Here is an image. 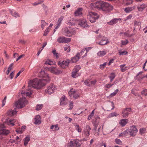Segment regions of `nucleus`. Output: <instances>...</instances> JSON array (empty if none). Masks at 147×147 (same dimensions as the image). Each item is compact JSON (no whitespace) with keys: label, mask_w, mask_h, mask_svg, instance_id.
I'll use <instances>...</instances> for the list:
<instances>
[{"label":"nucleus","mask_w":147,"mask_h":147,"mask_svg":"<svg viewBox=\"0 0 147 147\" xmlns=\"http://www.w3.org/2000/svg\"><path fill=\"white\" fill-rule=\"evenodd\" d=\"M40 76L42 78V79L38 80L35 78L30 80L28 83V90H30L31 87L36 89H40L45 85V82H48L50 80L49 75L44 71H41Z\"/></svg>","instance_id":"nucleus-1"},{"label":"nucleus","mask_w":147,"mask_h":147,"mask_svg":"<svg viewBox=\"0 0 147 147\" xmlns=\"http://www.w3.org/2000/svg\"><path fill=\"white\" fill-rule=\"evenodd\" d=\"M98 6V10L108 12L113 9V6L108 3L103 2L101 1H99V3L97 5Z\"/></svg>","instance_id":"nucleus-2"},{"label":"nucleus","mask_w":147,"mask_h":147,"mask_svg":"<svg viewBox=\"0 0 147 147\" xmlns=\"http://www.w3.org/2000/svg\"><path fill=\"white\" fill-rule=\"evenodd\" d=\"M27 101L26 100L25 98H20L18 101L16 102L15 103L16 108L21 109L24 107L27 103Z\"/></svg>","instance_id":"nucleus-3"},{"label":"nucleus","mask_w":147,"mask_h":147,"mask_svg":"<svg viewBox=\"0 0 147 147\" xmlns=\"http://www.w3.org/2000/svg\"><path fill=\"white\" fill-rule=\"evenodd\" d=\"M99 16L97 14L94 12H90L88 13L87 16V18L91 23H94L99 18Z\"/></svg>","instance_id":"nucleus-4"},{"label":"nucleus","mask_w":147,"mask_h":147,"mask_svg":"<svg viewBox=\"0 0 147 147\" xmlns=\"http://www.w3.org/2000/svg\"><path fill=\"white\" fill-rule=\"evenodd\" d=\"M81 144V141L74 139L67 144V147H80Z\"/></svg>","instance_id":"nucleus-5"},{"label":"nucleus","mask_w":147,"mask_h":147,"mask_svg":"<svg viewBox=\"0 0 147 147\" xmlns=\"http://www.w3.org/2000/svg\"><path fill=\"white\" fill-rule=\"evenodd\" d=\"M56 89L55 85L53 84H51L47 87L45 90V92L46 93L50 94L54 92Z\"/></svg>","instance_id":"nucleus-6"},{"label":"nucleus","mask_w":147,"mask_h":147,"mask_svg":"<svg viewBox=\"0 0 147 147\" xmlns=\"http://www.w3.org/2000/svg\"><path fill=\"white\" fill-rule=\"evenodd\" d=\"M68 94L71 98L76 99L79 96V95L77 92L72 88L68 92Z\"/></svg>","instance_id":"nucleus-7"},{"label":"nucleus","mask_w":147,"mask_h":147,"mask_svg":"<svg viewBox=\"0 0 147 147\" xmlns=\"http://www.w3.org/2000/svg\"><path fill=\"white\" fill-rule=\"evenodd\" d=\"M128 129L129 134L131 136H135L138 131L135 125L131 126L130 129Z\"/></svg>","instance_id":"nucleus-8"},{"label":"nucleus","mask_w":147,"mask_h":147,"mask_svg":"<svg viewBox=\"0 0 147 147\" xmlns=\"http://www.w3.org/2000/svg\"><path fill=\"white\" fill-rule=\"evenodd\" d=\"M78 26L83 28H87L89 26L87 22L85 19L79 20Z\"/></svg>","instance_id":"nucleus-9"},{"label":"nucleus","mask_w":147,"mask_h":147,"mask_svg":"<svg viewBox=\"0 0 147 147\" xmlns=\"http://www.w3.org/2000/svg\"><path fill=\"white\" fill-rule=\"evenodd\" d=\"M80 68L79 65H77L75 67L72 73L71 76L73 78H76L80 76V75L78 72Z\"/></svg>","instance_id":"nucleus-10"},{"label":"nucleus","mask_w":147,"mask_h":147,"mask_svg":"<svg viewBox=\"0 0 147 147\" xmlns=\"http://www.w3.org/2000/svg\"><path fill=\"white\" fill-rule=\"evenodd\" d=\"M71 40L70 38L64 37H60L57 39V41L59 43H67L70 42Z\"/></svg>","instance_id":"nucleus-11"},{"label":"nucleus","mask_w":147,"mask_h":147,"mask_svg":"<svg viewBox=\"0 0 147 147\" xmlns=\"http://www.w3.org/2000/svg\"><path fill=\"white\" fill-rule=\"evenodd\" d=\"M70 62V60L68 59L63 61L62 62H59L58 64L63 68H65L67 67Z\"/></svg>","instance_id":"nucleus-12"},{"label":"nucleus","mask_w":147,"mask_h":147,"mask_svg":"<svg viewBox=\"0 0 147 147\" xmlns=\"http://www.w3.org/2000/svg\"><path fill=\"white\" fill-rule=\"evenodd\" d=\"M131 111V109L130 108L124 109L122 112V116L123 117L127 118Z\"/></svg>","instance_id":"nucleus-13"},{"label":"nucleus","mask_w":147,"mask_h":147,"mask_svg":"<svg viewBox=\"0 0 147 147\" xmlns=\"http://www.w3.org/2000/svg\"><path fill=\"white\" fill-rule=\"evenodd\" d=\"M49 70L52 73L55 74H61L62 71L52 66L49 68Z\"/></svg>","instance_id":"nucleus-14"},{"label":"nucleus","mask_w":147,"mask_h":147,"mask_svg":"<svg viewBox=\"0 0 147 147\" xmlns=\"http://www.w3.org/2000/svg\"><path fill=\"white\" fill-rule=\"evenodd\" d=\"M91 129L89 126L86 125L83 131L84 134L86 136V137L88 138L89 135V132Z\"/></svg>","instance_id":"nucleus-15"},{"label":"nucleus","mask_w":147,"mask_h":147,"mask_svg":"<svg viewBox=\"0 0 147 147\" xmlns=\"http://www.w3.org/2000/svg\"><path fill=\"white\" fill-rule=\"evenodd\" d=\"M67 99L65 98V96L63 95L60 99V105H64L67 104Z\"/></svg>","instance_id":"nucleus-16"},{"label":"nucleus","mask_w":147,"mask_h":147,"mask_svg":"<svg viewBox=\"0 0 147 147\" xmlns=\"http://www.w3.org/2000/svg\"><path fill=\"white\" fill-rule=\"evenodd\" d=\"M80 56V53H78L75 56L71 58V60L72 62L73 63L76 62L79 60Z\"/></svg>","instance_id":"nucleus-17"},{"label":"nucleus","mask_w":147,"mask_h":147,"mask_svg":"<svg viewBox=\"0 0 147 147\" xmlns=\"http://www.w3.org/2000/svg\"><path fill=\"white\" fill-rule=\"evenodd\" d=\"M79 20L72 19L69 20L68 22V24L71 26H75L78 25Z\"/></svg>","instance_id":"nucleus-18"},{"label":"nucleus","mask_w":147,"mask_h":147,"mask_svg":"<svg viewBox=\"0 0 147 147\" xmlns=\"http://www.w3.org/2000/svg\"><path fill=\"white\" fill-rule=\"evenodd\" d=\"M121 19H117V18H114L113 19L107 22V24L110 25H112L117 23L119 20H121Z\"/></svg>","instance_id":"nucleus-19"},{"label":"nucleus","mask_w":147,"mask_h":147,"mask_svg":"<svg viewBox=\"0 0 147 147\" xmlns=\"http://www.w3.org/2000/svg\"><path fill=\"white\" fill-rule=\"evenodd\" d=\"M109 43V42L107 38L102 39L98 43V44L101 45H103L107 44Z\"/></svg>","instance_id":"nucleus-20"},{"label":"nucleus","mask_w":147,"mask_h":147,"mask_svg":"<svg viewBox=\"0 0 147 147\" xmlns=\"http://www.w3.org/2000/svg\"><path fill=\"white\" fill-rule=\"evenodd\" d=\"M16 108L15 109V110H10L8 111L7 112V114L10 116H12L16 115L17 113V111L15 110Z\"/></svg>","instance_id":"nucleus-21"},{"label":"nucleus","mask_w":147,"mask_h":147,"mask_svg":"<svg viewBox=\"0 0 147 147\" xmlns=\"http://www.w3.org/2000/svg\"><path fill=\"white\" fill-rule=\"evenodd\" d=\"M121 71L122 72H124L127 70L129 69L130 67L129 66H125V64L121 65L120 66Z\"/></svg>","instance_id":"nucleus-22"},{"label":"nucleus","mask_w":147,"mask_h":147,"mask_svg":"<svg viewBox=\"0 0 147 147\" xmlns=\"http://www.w3.org/2000/svg\"><path fill=\"white\" fill-rule=\"evenodd\" d=\"M98 3L99 1L94 3H91L89 7L91 9H93L94 8H96L98 10V6L97 5H98Z\"/></svg>","instance_id":"nucleus-23"},{"label":"nucleus","mask_w":147,"mask_h":147,"mask_svg":"<svg viewBox=\"0 0 147 147\" xmlns=\"http://www.w3.org/2000/svg\"><path fill=\"white\" fill-rule=\"evenodd\" d=\"M128 122V119H122L120 120L119 123L122 127H124L126 125Z\"/></svg>","instance_id":"nucleus-24"},{"label":"nucleus","mask_w":147,"mask_h":147,"mask_svg":"<svg viewBox=\"0 0 147 147\" xmlns=\"http://www.w3.org/2000/svg\"><path fill=\"white\" fill-rule=\"evenodd\" d=\"M82 8H79L74 12V15L75 16H79L82 15Z\"/></svg>","instance_id":"nucleus-25"},{"label":"nucleus","mask_w":147,"mask_h":147,"mask_svg":"<svg viewBox=\"0 0 147 147\" xmlns=\"http://www.w3.org/2000/svg\"><path fill=\"white\" fill-rule=\"evenodd\" d=\"M35 121L34 123L35 124H39L41 123V118L39 115L36 116L35 118Z\"/></svg>","instance_id":"nucleus-26"},{"label":"nucleus","mask_w":147,"mask_h":147,"mask_svg":"<svg viewBox=\"0 0 147 147\" xmlns=\"http://www.w3.org/2000/svg\"><path fill=\"white\" fill-rule=\"evenodd\" d=\"M135 9L134 6L131 7H127L123 8L124 11L126 13H129L131 11Z\"/></svg>","instance_id":"nucleus-27"},{"label":"nucleus","mask_w":147,"mask_h":147,"mask_svg":"<svg viewBox=\"0 0 147 147\" xmlns=\"http://www.w3.org/2000/svg\"><path fill=\"white\" fill-rule=\"evenodd\" d=\"M9 133V131L5 129H0V134H3L5 135L8 134Z\"/></svg>","instance_id":"nucleus-28"},{"label":"nucleus","mask_w":147,"mask_h":147,"mask_svg":"<svg viewBox=\"0 0 147 147\" xmlns=\"http://www.w3.org/2000/svg\"><path fill=\"white\" fill-rule=\"evenodd\" d=\"M146 5L144 4H142L140 6H138L137 7L138 11H142L146 7Z\"/></svg>","instance_id":"nucleus-29"},{"label":"nucleus","mask_w":147,"mask_h":147,"mask_svg":"<svg viewBox=\"0 0 147 147\" xmlns=\"http://www.w3.org/2000/svg\"><path fill=\"white\" fill-rule=\"evenodd\" d=\"M16 121V119H10L7 122V123L8 125L13 126L14 125V123Z\"/></svg>","instance_id":"nucleus-30"},{"label":"nucleus","mask_w":147,"mask_h":147,"mask_svg":"<svg viewBox=\"0 0 147 147\" xmlns=\"http://www.w3.org/2000/svg\"><path fill=\"white\" fill-rule=\"evenodd\" d=\"M55 63V61H53L50 59H48L46 60L44 64L46 65H52Z\"/></svg>","instance_id":"nucleus-31"},{"label":"nucleus","mask_w":147,"mask_h":147,"mask_svg":"<svg viewBox=\"0 0 147 147\" xmlns=\"http://www.w3.org/2000/svg\"><path fill=\"white\" fill-rule=\"evenodd\" d=\"M99 117H98L97 116L96 117V119L97 120V121H96V122H94V130L95 131H96L97 129V125H98L99 121Z\"/></svg>","instance_id":"nucleus-32"},{"label":"nucleus","mask_w":147,"mask_h":147,"mask_svg":"<svg viewBox=\"0 0 147 147\" xmlns=\"http://www.w3.org/2000/svg\"><path fill=\"white\" fill-rule=\"evenodd\" d=\"M129 131L128 129H127L123 132L120 134L119 136H128L129 134Z\"/></svg>","instance_id":"nucleus-33"},{"label":"nucleus","mask_w":147,"mask_h":147,"mask_svg":"<svg viewBox=\"0 0 147 147\" xmlns=\"http://www.w3.org/2000/svg\"><path fill=\"white\" fill-rule=\"evenodd\" d=\"M24 144L25 146H26L28 143V142L30 140V137L29 136H26V138L24 139Z\"/></svg>","instance_id":"nucleus-34"},{"label":"nucleus","mask_w":147,"mask_h":147,"mask_svg":"<svg viewBox=\"0 0 147 147\" xmlns=\"http://www.w3.org/2000/svg\"><path fill=\"white\" fill-rule=\"evenodd\" d=\"M106 52L105 51H100L97 53V55L99 57H102L106 55Z\"/></svg>","instance_id":"nucleus-35"},{"label":"nucleus","mask_w":147,"mask_h":147,"mask_svg":"<svg viewBox=\"0 0 147 147\" xmlns=\"http://www.w3.org/2000/svg\"><path fill=\"white\" fill-rule=\"evenodd\" d=\"M41 28L42 29H43L45 26H47L48 25V24L45 22V21L44 20H42L41 21Z\"/></svg>","instance_id":"nucleus-36"},{"label":"nucleus","mask_w":147,"mask_h":147,"mask_svg":"<svg viewBox=\"0 0 147 147\" xmlns=\"http://www.w3.org/2000/svg\"><path fill=\"white\" fill-rule=\"evenodd\" d=\"M146 129L145 128H142L140 129L139 130V133L141 135H142L145 133L146 132Z\"/></svg>","instance_id":"nucleus-37"},{"label":"nucleus","mask_w":147,"mask_h":147,"mask_svg":"<svg viewBox=\"0 0 147 147\" xmlns=\"http://www.w3.org/2000/svg\"><path fill=\"white\" fill-rule=\"evenodd\" d=\"M115 76V74L114 73H112L109 76L111 82H112L113 80L114 79Z\"/></svg>","instance_id":"nucleus-38"},{"label":"nucleus","mask_w":147,"mask_h":147,"mask_svg":"<svg viewBox=\"0 0 147 147\" xmlns=\"http://www.w3.org/2000/svg\"><path fill=\"white\" fill-rule=\"evenodd\" d=\"M50 29L51 28H50L49 27H48L45 30L43 34V35L45 36H47L50 30Z\"/></svg>","instance_id":"nucleus-39"},{"label":"nucleus","mask_w":147,"mask_h":147,"mask_svg":"<svg viewBox=\"0 0 147 147\" xmlns=\"http://www.w3.org/2000/svg\"><path fill=\"white\" fill-rule=\"evenodd\" d=\"M64 48V50L65 51H67V52H69L70 51V47L69 45H65Z\"/></svg>","instance_id":"nucleus-40"},{"label":"nucleus","mask_w":147,"mask_h":147,"mask_svg":"<svg viewBox=\"0 0 147 147\" xmlns=\"http://www.w3.org/2000/svg\"><path fill=\"white\" fill-rule=\"evenodd\" d=\"M43 107V105L42 104L37 105L36 110L37 111H38L41 109Z\"/></svg>","instance_id":"nucleus-41"},{"label":"nucleus","mask_w":147,"mask_h":147,"mask_svg":"<svg viewBox=\"0 0 147 147\" xmlns=\"http://www.w3.org/2000/svg\"><path fill=\"white\" fill-rule=\"evenodd\" d=\"M43 2V0H39L37 1H36L33 3H32V4L33 5H36L41 4Z\"/></svg>","instance_id":"nucleus-42"},{"label":"nucleus","mask_w":147,"mask_h":147,"mask_svg":"<svg viewBox=\"0 0 147 147\" xmlns=\"http://www.w3.org/2000/svg\"><path fill=\"white\" fill-rule=\"evenodd\" d=\"M119 91L118 89H116L114 92L111 93L110 95L111 97H112L113 96H115L117 93Z\"/></svg>","instance_id":"nucleus-43"},{"label":"nucleus","mask_w":147,"mask_h":147,"mask_svg":"<svg viewBox=\"0 0 147 147\" xmlns=\"http://www.w3.org/2000/svg\"><path fill=\"white\" fill-rule=\"evenodd\" d=\"M75 126L78 132H81L82 131V129L78 125H75Z\"/></svg>","instance_id":"nucleus-44"},{"label":"nucleus","mask_w":147,"mask_h":147,"mask_svg":"<svg viewBox=\"0 0 147 147\" xmlns=\"http://www.w3.org/2000/svg\"><path fill=\"white\" fill-rule=\"evenodd\" d=\"M115 142L116 144L120 145H122V142L121 141V140L118 139H116L115 140Z\"/></svg>","instance_id":"nucleus-45"},{"label":"nucleus","mask_w":147,"mask_h":147,"mask_svg":"<svg viewBox=\"0 0 147 147\" xmlns=\"http://www.w3.org/2000/svg\"><path fill=\"white\" fill-rule=\"evenodd\" d=\"M64 18V17L63 16H61L58 19V24L61 25V23L62 20Z\"/></svg>","instance_id":"nucleus-46"},{"label":"nucleus","mask_w":147,"mask_h":147,"mask_svg":"<svg viewBox=\"0 0 147 147\" xmlns=\"http://www.w3.org/2000/svg\"><path fill=\"white\" fill-rule=\"evenodd\" d=\"M121 42L122 45H126L128 43V40L127 39L125 40H121Z\"/></svg>","instance_id":"nucleus-47"},{"label":"nucleus","mask_w":147,"mask_h":147,"mask_svg":"<svg viewBox=\"0 0 147 147\" xmlns=\"http://www.w3.org/2000/svg\"><path fill=\"white\" fill-rule=\"evenodd\" d=\"M115 84V82H114L113 84H106L105 86V87L107 88H109L111 87L113 85H114Z\"/></svg>","instance_id":"nucleus-48"},{"label":"nucleus","mask_w":147,"mask_h":147,"mask_svg":"<svg viewBox=\"0 0 147 147\" xmlns=\"http://www.w3.org/2000/svg\"><path fill=\"white\" fill-rule=\"evenodd\" d=\"M119 54L120 55H126L127 54V52L126 51H119Z\"/></svg>","instance_id":"nucleus-49"},{"label":"nucleus","mask_w":147,"mask_h":147,"mask_svg":"<svg viewBox=\"0 0 147 147\" xmlns=\"http://www.w3.org/2000/svg\"><path fill=\"white\" fill-rule=\"evenodd\" d=\"M107 63V62H105V63H104L103 64L100 65V68L102 69H103L104 68V67H105Z\"/></svg>","instance_id":"nucleus-50"},{"label":"nucleus","mask_w":147,"mask_h":147,"mask_svg":"<svg viewBox=\"0 0 147 147\" xmlns=\"http://www.w3.org/2000/svg\"><path fill=\"white\" fill-rule=\"evenodd\" d=\"M28 91L30 90H28ZM30 90L29 92H26L25 95L26 96H30L32 93V92Z\"/></svg>","instance_id":"nucleus-51"},{"label":"nucleus","mask_w":147,"mask_h":147,"mask_svg":"<svg viewBox=\"0 0 147 147\" xmlns=\"http://www.w3.org/2000/svg\"><path fill=\"white\" fill-rule=\"evenodd\" d=\"M118 115V114H117L115 112H114L110 113L109 115V116L111 117H112L114 116H116Z\"/></svg>","instance_id":"nucleus-52"},{"label":"nucleus","mask_w":147,"mask_h":147,"mask_svg":"<svg viewBox=\"0 0 147 147\" xmlns=\"http://www.w3.org/2000/svg\"><path fill=\"white\" fill-rule=\"evenodd\" d=\"M132 17V15L131 14L129 15L124 19V21H125L131 19Z\"/></svg>","instance_id":"nucleus-53"},{"label":"nucleus","mask_w":147,"mask_h":147,"mask_svg":"<svg viewBox=\"0 0 147 147\" xmlns=\"http://www.w3.org/2000/svg\"><path fill=\"white\" fill-rule=\"evenodd\" d=\"M19 43L22 44H25L26 43V41L24 40L20 39L18 41Z\"/></svg>","instance_id":"nucleus-54"},{"label":"nucleus","mask_w":147,"mask_h":147,"mask_svg":"<svg viewBox=\"0 0 147 147\" xmlns=\"http://www.w3.org/2000/svg\"><path fill=\"white\" fill-rule=\"evenodd\" d=\"M13 65V63H11L9 66V67H8V71H10L12 69V67Z\"/></svg>","instance_id":"nucleus-55"},{"label":"nucleus","mask_w":147,"mask_h":147,"mask_svg":"<svg viewBox=\"0 0 147 147\" xmlns=\"http://www.w3.org/2000/svg\"><path fill=\"white\" fill-rule=\"evenodd\" d=\"M6 98H7V97H6V96H5L4 97L3 100L2 101V107H3L5 104Z\"/></svg>","instance_id":"nucleus-56"},{"label":"nucleus","mask_w":147,"mask_h":147,"mask_svg":"<svg viewBox=\"0 0 147 147\" xmlns=\"http://www.w3.org/2000/svg\"><path fill=\"white\" fill-rule=\"evenodd\" d=\"M134 24L135 26H140L141 25V23L140 22L135 21L134 22Z\"/></svg>","instance_id":"nucleus-57"},{"label":"nucleus","mask_w":147,"mask_h":147,"mask_svg":"<svg viewBox=\"0 0 147 147\" xmlns=\"http://www.w3.org/2000/svg\"><path fill=\"white\" fill-rule=\"evenodd\" d=\"M12 15L16 18L19 17V15L18 13L16 12H14L13 13Z\"/></svg>","instance_id":"nucleus-58"},{"label":"nucleus","mask_w":147,"mask_h":147,"mask_svg":"<svg viewBox=\"0 0 147 147\" xmlns=\"http://www.w3.org/2000/svg\"><path fill=\"white\" fill-rule=\"evenodd\" d=\"M69 109L71 110L73 108V103L72 102H70V103L69 104Z\"/></svg>","instance_id":"nucleus-59"},{"label":"nucleus","mask_w":147,"mask_h":147,"mask_svg":"<svg viewBox=\"0 0 147 147\" xmlns=\"http://www.w3.org/2000/svg\"><path fill=\"white\" fill-rule=\"evenodd\" d=\"M54 130H58L59 129L58 125L57 124L54 125Z\"/></svg>","instance_id":"nucleus-60"},{"label":"nucleus","mask_w":147,"mask_h":147,"mask_svg":"<svg viewBox=\"0 0 147 147\" xmlns=\"http://www.w3.org/2000/svg\"><path fill=\"white\" fill-rule=\"evenodd\" d=\"M142 94L145 96L147 95V89L144 90L142 92Z\"/></svg>","instance_id":"nucleus-61"},{"label":"nucleus","mask_w":147,"mask_h":147,"mask_svg":"<svg viewBox=\"0 0 147 147\" xmlns=\"http://www.w3.org/2000/svg\"><path fill=\"white\" fill-rule=\"evenodd\" d=\"M84 83L86 85L88 86H90V83L88 82V80H86L84 82Z\"/></svg>","instance_id":"nucleus-62"},{"label":"nucleus","mask_w":147,"mask_h":147,"mask_svg":"<svg viewBox=\"0 0 147 147\" xmlns=\"http://www.w3.org/2000/svg\"><path fill=\"white\" fill-rule=\"evenodd\" d=\"M14 75V72L12 71V72L9 75V77L11 79H12Z\"/></svg>","instance_id":"nucleus-63"},{"label":"nucleus","mask_w":147,"mask_h":147,"mask_svg":"<svg viewBox=\"0 0 147 147\" xmlns=\"http://www.w3.org/2000/svg\"><path fill=\"white\" fill-rule=\"evenodd\" d=\"M96 80H94L91 81L90 82V85H94L96 84Z\"/></svg>","instance_id":"nucleus-64"}]
</instances>
